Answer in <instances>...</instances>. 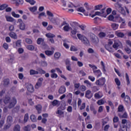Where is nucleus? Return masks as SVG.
Masks as SVG:
<instances>
[{
	"mask_svg": "<svg viewBox=\"0 0 131 131\" xmlns=\"http://www.w3.org/2000/svg\"><path fill=\"white\" fill-rule=\"evenodd\" d=\"M4 103L6 105H7V104H9V103L8 107L9 108V109H11V108H14L16 104H17V99H16V98L13 97L11 101V97L9 96H6L4 98Z\"/></svg>",
	"mask_w": 131,
	"mask_h": 131,
	"instance_id": "nucleus-1",
	"label": "nucleus"
},
{
	"mask_svg": "<svg viewBox=\"0 0 131 131\" xmlns=\"http://www.w3.org/2000/svg\"><path fill=\"white\" fill-rule=\"evenodd\" d=\"M77 36L78 39L81 40L85 46H89V45H90V41H89L88 38L84 35H82L81 34H77Z\"/></svg>",
	"mask_w": 131,
	"mask_h": 131,
	"instance_id": "nucleus-2",
	"label": "nucleus"
},
{
	"mask_svg": "<svg viewBox=\"0 0 131 131\" xmlns=\"http://www.w3.org/2000/svg\"><path fill=\"white\" fill-rule=\"evenodd\" d=\"M106 78L105 77H101L99 79L96 80L95 84L98 86H103V85H106Z\"/></svg>",
	"mask_w": 131,
	"mask_h": 131,
	"instance_id": "nucleus-3",
	"label": "nucleus"
},
{
	"mask_svg": "<svg viewBox=\"0 0 131 131\" xmlns=\"http://www.w3.org/2000/svg\"><path fill=\"white\" fill-rule=\"evenodd\" d=\"M121 98L124 99V102L125 105L130 104V97L128 95H125V93L124 92L121 95Z\"/></svg>",
	"mask_w": 131,
	"mask_h": 131,
	"instance_id": "nucleus-4",
	"label": "nucleus"
},
{
	"mask_svg": "<svg viewBox=\"0 0 131 131\" xmlns=\"http://www.w3.org/2000/svg\"><path fill=\"white\" fill-rule=\"evenodd\" d=\"M122 47V43H121L119 40L115 41L113 45V48H114L115 50H118V49H120Z\"/></svg>",
	"mask_w": 131,
	"mask_h": 131,
	"instance_id": "nucleus-5",
	"label": "nucleus"
},
{
	"mask_svg": "<svg viewBox=\"0 0 131 131\" xmlns=\"http://www.w3.org/2000/svg\"><path fill=\"white\" fill-rule=\"evenodd\" d=\"M95 15L96 16H100L101 17H104V18H106L107 17V14H106V13H105V8H103L101 10V12L96 11L95 12Z\"/></svg>",
	"mask_w": 131,
	"mask_h": 131,
	"instance_id": "nucleus-6",
	"label": "nucleus"
},
{
	"mask_svg": "<svg viewBox=\"0 0 131 131\" xmlns=\"http://www.w3.org/2000/svg\"><path fill=\"white\" fill-rule=\"evenodd\" d=\"M42 81H43V78H39L35 86V89H39L41 86V84H42Z\"/></svg>",
	"mask_w": 131,
	"mask_h": 131,
	"instance_id": "nucleus-7",
	"label": "nucleus"
},
{
	"mask_svg": "<svg viewBox=\"0 0 131 131\" xmlns=\"http://www.w3.org/2000/svg\"><path fill=\"white\" fill-rule=\"evenodd\" d=\"M113 121L114 123V128H117V127H118V124L115 123H117V122H119V118H118L117 116H115L113 119Z\"/></svg>",
	"mask_w": 131,
	"mask_h": 131,
	"instance_id": "nucleus-8",
	"label": "nucleus"
},
{
	"mask_svg": "<svg viewBox=\"0 0 131 131\" xmlns=\"http://www.w3.org/2000/svg\"><path fill=\"white\" fill-rule=\"evenodd\" d=\"M93 93H92V91H91V90H88L85 91V97L87 99H92V98H93Z\"/></svg>",
	"mask_w": 131,
	"mask_h": 131,
	"instance_id": "nucleus-9",
	"label": "nucleus"
},
{
	"mask_svg": "<svg viewBox=\"0 0 131 131\" xmlns=\"http://www.w3.org/2000/svg\"><path fill=\"white\" fill-rule=\"evenodd\" d=\"M18 22L19 23V29H20V30H24L25 29V24H24L22 19H18Z\"/></svg>",
	"mask_w": 131,
	"mask_h": 131,
	"instance_id": "nucleus-10",
	"label": "nucleus"
},
{
	"mask_svg": "<svg viewBox=\"0 0 131 131\" xmlns=\"http://www.w3.org/2000/svg\"><path fill=\"white\" fill-rule=\"evenodd\" d=\"M37 43L38 45H41L42 47L46 46V42H45V39L42 38H38L37 40Z\"/></svg>",
	"mask_w": 131,
	"mask_h": 131,
	"instance_id": "nucleus-11",
	"label": "nucleus"
},
{
	"mask_svg": "<svg viewBox=\"0 0 131 131\" xmlns=\"http://www.w3.org/2000/svg\"><path fill=\"white\" fill-rule=\"evenodd\" d=\"M91 40L93 43L99 42V38L95 34H93L91 37Z\"/></svg>",
	"mask_w": 131,
	"mask_h": 131,
	"instance_id": "nucleus-12",
	"label": "nucleus"
},
{
	"mask_svg": "<svg viewBox=\"0 0 131 131\" xmlns=\"http://www.w3.org/2000/svg\"><path fill=\"white\" fill-rule=\"evenodd\" d=\"M94 75L96 76L97 78H99V77H101L102 76V72H101V70H97L96 71H94L93 72Z\"/></svg>",
	"mask_w": 131,
	"mask_h": 131,
	"instance_id": "nucleus-13",
	"label": "nucleus"
},
{
	"mask_svg": "<svg viewBox=\"0 0 131 131\" xmlns=\"http://www.w3.org/2000/svg\"><path fill=\"white\" fill-rule=\"evenodd\" d=\"M76 33H77V30L76 29L72 30L71 31V35L73 37L74 39H77V37H76Z\"/></svg>",
	"mask_w": 131,
	"mask_h": 131,
	"instance_id": "nucleus-14",
	"label": "nucleus"
},
{
	"mask_svg": "<svg viewBox=\"0 0 131 131\" xmlns=\"http://www.w3.org/2000/svg\"><path fill=\"white\" fill-rule=\"evenodd\" d=\"M27 89L29 93H33V92H34V88L33 87V85H32V84H29L27 86Z\"/></svg>",
	"mask_w": 131,
	"mask_h": 131,
	"instance_id": "nucleus-15",
	"label": "nucleus"
},
{
	"mask_svg": "<svg viewBox=\"0 0 131 131\" xmlns=\"http://www.w3.org/2000/svg\"><path fill=\"white\" fill-rule=\"evenodd\" d=\"M45 54L48 57H51L54 55V50H46L45 51Z\"/></svg>",
	"mask_w": 131,
	"mask_h": 131,
	"instance_id": "nucleus-16",
	"label": "nucleus"
},
{
	"mask_svg": "<svg viewBox=\"0 0 131 131\" xmlns=\"http://www.w3.org/2000/svg\"><path fill=\"white\" fill-rule=\"evenodd\" d=\"M65 92H66V87H65V86L64 85L61 86L58 90L59 94H64Z\"/></svg>",
	"mask_w": 131,
	"mask_h": 131,
	"instance_id": "nucleus-17",
	"label": "nucleus"
},
{
	"mask_svg": "<svg viewBox=\"0 0 131 131\" xmlns=\"http://www.w3.org/2000/svg\"><path fill=\"white\" fill-rule=\"evenodd\" d=\"M115 34L118 37H123L124 36V34L122 32H120L118 31L115 32Z\"/></svg>",
	"mask_w": 131,
	"mask_h": 131,
	"instance_id": "nucleus-18",
	"label": "nucleus"
},
{
	"mask_svg": "<svg viewBox=\"0 0 131 131\" xmlns=\"http://www.w3.org/2000/svg\"><path fill=\"white\" fill-rule=\"evenodd\" d=\"M119 25L116 23H112L111 25V27L113 29V30H117L118 29Z\"/></svg>",
	"mask_w": 131,
	"mask_h": 131,
	"instance_id": "nucleus-19",
	"label": "nucleus"
},
{
	"mask_svg": "<svg viewBox=\"0 0 131 131\" xmlns=\"http://www.w3.org/2000/svg\"><path fill=\"white\" fill-rule=\"evenodd\" d=\"M4 85L7 86L10 84V79L7 78H5L3 80Z\"/></svg>",
	"mask_w": 131,
	"mask_h": 131,
	"instance_id": "nucleus-20",
	"label": "nucleus"
},
{
	"mask_svg": "<svg viewBox=\"0 0 131 131\" xmlns=\"http://www.w3.org/2000/svg\"><path fill=\"white\" fill-rule=\"evenodd\" d=\"M35 108L37 110V111L38 112V113L39 114L40 113H41L42 107H41V105L40 104H38V105H36Z\"/></svg>",
	"mask_w": 131,
	"mask_h": 131,
	"instance_id": "nucleus-21",
	"label": "nucleus"
},
{
	"mask_svg": "<svg viewBox=\"0 0 131 131\" xmlns=\"http://www.w3.org/2000/svg\"><path fill=\"white\" fill-rule=\"evenodd\" d=\"M9 36L11 38H13V39H17V35L15 32H11L9 33Z\"/></svg>",
	"mask_w": 131,
	"mask_h": 131,
	"instance_id": "nucleus-22",
	"label": "nucleus"
},
{
	"mask_svg": "<svg viewBox=\"0 0 131 131\" xmlns=\"http://www.w3.org/2000/svg\"><path fill=\"white\" fill-rule=\"evenodd\" d=\"M125 78L127 85H129V84H130V81H129V77L128 76L127 73L125 74Z\"/></svg>",
	"mask_w": 131,
	"mask_h": 131,
	"instance_id": "nucleus-23",
	"label": "nucleus"
},
{
	"mask_svg": "<svg viewBox=\"0 0 131 131\" xmlns=\"http://www.w3.org/2000/svg\"><path fill=\"white\" fill-rule=\"evenodd\" d=\"M30 12H32V13H34V12H36V11H37V6H33L32 7H30L29 8Z\"/></svg>",
	"mask_w": 131,
	"mask_h": 131,
	"instance_id": "nucleus-24",
	"label": "nucleus"
},
{
	"mask_svg": "<svg viewBox=\"0 0 131 131\" xmlns=\"http://www.w3.org/2000/svg\"><path fill=\"white\" fill-rule=\"evenodd\" d=\"M46 36L48 38H54L56 36L52 33H48L46 34Z\"/></svg>",
	"mask_w": 131,
	"mask_h": 131,
	"instance_id": "nucleus-25",
	"label": "nucleus"
},
{
	"mask_svg": "<svg viewBox=\"0 0 131 131\" xmlns=\"http://www.w3.org/2000/svg\"><path fill=\"white\" fill-rule=\"evenodd\" d=\"M30 119L32 122H36L37 119L36 118V116L34 115H32L30 116Z\"/></svg>",
	"mask_w": 131,
	"mask_h": 131,
	"instance_id": "nucleus-26",
	"label": "nucleus"
},
{
	"mask_svg": "<svg viewBox=\"0 0 131 131\" xmlns=\"http://www.w3.org/2000/svg\"><path fill=\"white\" fill-rule=\"evenodd\" d=\"M38 71H35L34 70H30V75H34L38 74Z\"/></svg>",
	"mask_w": 131,
	"mask_h": 131,
	"instance_id": "nucleus-27",
	"label": "nucleus"
},
{
	"mask_svg": "<svg viewBox=\"0 0 131 131\" xmlns=\"http://www.w3.org/2000/svg\"><path fill=\"white\" fill-rule=\"evenodd\" d=\"M9 7V5L8 4H2L0 6V11H3L5 9H7Z\"/></svg>",
	"mask_w": 131,
	"mask_h": 131,
	"instance_id": "nucleus-28",
	"label": "nucleus"
},
{
	"mask_svg": "<svg viewBox=\"0 0 131 131\" xmlns=\"http://www.w3.org/2000/svg\"><path fill=\"white\" fill-rule=\"evenodd\" d=\"M52 104L54 106H57V105L59 106V105H60V101L55 99L52 102Z\"/></svg>",
	"mask_w": 131,
	"mask_h": 131,
	"instance_id": "nucleus-29",
	"label": "nucleus"
},
{
	"mask_svg": "<svg viewBox=\"0 0 131 131\" xmlns=\"http://www.w3.org/2000/svg\"><path fill=\"white\" fill-rule=\"evenodd\" d=\"M100 94H101L100 92L95 94L94 97L95 98V99H101V98L103 97V96L100 95Z\"/></svg>",
	"mask_w": 131,
	"mask_h": 131,
	"instance_id": "nucleus-30",
	"label": "nucleus"
},
{
	"mask_svg": "<svg viewBox=\"0 0 131 131\" xmlns=\"http://www.w3.org/2000/svg\"><path fill=\"white\" fill-rule=\"evenodd\" d=\"M84 83H85V84L88 88H91L92 85V84L88 80H84Z\"/></svg>",
	"mask_w": 131,
	"mask_h": 131,
	"instance_id": "nucleus-31",
	"label": "nucleus"
},
{
	"mask_svg": "<svg viewBox=\"0 0 131 131\" xmlns=\"http://www.w3.org/2000/svg\"><path fill=\"white\" fill-rule=\"evenodd\" d=\"M24 3V1L23 0H16L15 2V5L16 7H18L19 5H22Z\"/></svg>",
	"mask_w": 131,
	"mask_h": 131,
	"instance_id": "nucleus-32",
	"label": "nucleus"
},
{
	"mask_svg": "<svg viewBox=\"0 0 131 131\" xmlns=\"http://www.w3.org/2000/svg\"><path fill=\"white\" fill-rule=\"evenodd\" d=\"M13 122V117L11 116H8L7 117V123H12V122Z\"/></svg>",
	"mask_w": 131,
	"mask_h": 131,
	"instance_id": "nucleus-33",
	"label": "nucleus"
},
{
	"mask_svg": "<svg viewBox=\"0 0 131 131\" xmlns=\"http://www.w3.org/2000/svg\"><path fill=\"white\" fill-rule=\"evenodd\" d=\"M25 2H26V3H29L31 6H33L36 3V2L34 0H25Z\"/></svg>",
	"mask_w": 131,
	"mask_h": 131,
	"instance_id": "nucleus-34",
	"label": "nucleus"
},
{
	"mask_svg": "<svg viewBox=\"0 0 131 131\" xmlns=\"http://www.w3.org/2000/svg\"><path fill=\"white\" fill-rule=\"evenodd\" d=\"M6 18L8 22H14L15 21V19L11 16H6Z\"/></svg>",
	"mask_w": 131,
	"mask_h": 131,
	"instance_id": "nucleus-35",
	"label": "nucleus"
},
{
	"mask_svg": "<svg viewBox=\"0 0 131 131\" xmlns=\"http://www.w3.org/2000/svg\"><path fill=\"white\" fill-rule=\"evenodd\" d=\"M48 19L50 20V22L55 24V23H57V19L56 18H54V17H48Z\"/></svg>",
	"mask_w": 131,
	"mask_h": 131,
	"instance_id": "nucleus-36",
	"label": "nucleus"
},
{
	"mask_svg": "<svg viewBox=\"0 0 131 131\" xmlns=\"http://www.w3.org/2000/svg\"><path fill=\"white\" fill-rule=\"evenodd\" d=\"M89 66L90 68H92L93 72L94 71H96L97 69H98V67L94 64H89Z\"/></svg>",
	"mask_w": 131,
	"mask_h": 131,
	"instance_id": "nucleus-37",
	"label": "nucleus"
},
{
	"mask_svg": "<svg viewBox=\"0 0 131 131\" xmlns=\"http://www.w3.org/2000/svg\"><path fill=\"white\" fill-rule=\"evenodd\" d=\"M100 64L102 67V72H106V68L105 67V64L104 63V61H101Z\"/></svg>",
	"mask_w": 131,
	"mask_h": 131,
	"instance_id": "nucleus-38",
	"label": "nucleus"
},
{
	"mask_svg": "<svg viewBox=\"0 0 131 131\" xmlns=\"http://www.w3.org/2000/svg\"><path fill=\"white\" fill-rule=\"evenodd\" d=\"M46 13H47V16H48V18L54 17V14H53V13H52L51 11L47 10Z\"/></svg>",
	"mask_w": 131,
	"mask_h": 131,
	"instance_id": "nucleus-39",
	"label": "nucleus"
},
{
	"mask_svg": "<svg viewBox=\"0 0 131 131\" xmlns=\"http://www.w3.org/2000/svg\"><path fill=\"white\" fill-rule=\"evenodd\" d=\"M56 114H57L58 115H63L64 114V112L63 111L57 108V111L56 112Z\"/></svg>",
	"mask_w": 131,
	"mask_h": 131,
	"instance_id": "nucleus-40",
	"label": "nucleus"
},
{
	"mask_svg": "<svg viewBox=\"0 0 131 131\" xmlns=\"http://www.w3.org/2000/svg\"><path fill=\"white\" fill-rule=\"evenodd\" d=\"M11 123H7L4 127L3 129L4 130H6V129H8V128H10L11 127Z\"/></svg>",
	"mask_w": 131,
	"mask_h": 131,
	"instance_id": "nucleus-41",
	"label": "nucleus"
},
{
	"mask_svg": "<svg viewBox=\"0 0 131 131\" xmlns=\"http://www.w3.org/2000/svg\"><path fill=\"white\" fill-rule=\"evenodd\" d=\"M28 119H29V117L28 116V114L27 113L25 115V116H24V121L25 123H26V122H27V121H28Z\"/></svg>",
	"mask_w": 131,
	"mask_h": 131,
	"instance_id": "nucleus-42",
	"label": "nucleus"
},
{
	"mask_svg": "<svg viewBox=\"0 0 131 131\" xmlns=\"http://www.w3.org/2000/svg\"><path fill=\"white\" fill-rule=\"evenodd\" d=\"M24 130H25V131H30V130H31V127L30 126V125H28L27 126H25L24 128Z\"/></svg>",
	"mask_w": 131,
	"mask_h": 131,
	"instance_id": "nucleus-43",
	"label": "nucleus"
},
{
	"mask_svg": "<svg viewBox=\"0 0 131 131\" xmlns=\"http://www.w3.org/2000/svg\"><path fill=\"white\" fill-rule=\"evenodd\" d=\"M60 57H61V53H60V52H56L54 54L55 59H59Z\"/></svg>",
	"mask_w": 131,
	"mask_h": 131,
	"instance_id": "nucleus-44",
	"label": "nucleus"
},
{
	"mask_svg": "<svg viewBox=\"0 0 131 131\" xmlns=\"http://www.w3.org/2000/svg\"><path fill=\"white\" fill-rule=\"evenodd\" d=\"M11 15L14 18H20V15L18 14H16L14 11H12L11 13Z\"/></svg>",
	"mask_w": 131,
	"mask_h": 131,
	"instance_id": "nucleus-45",
	"label": "nucleus"
},
{
	"mask_svg": "<svg viewBox=\"0 0 131 131\" xmlns=\"http://www.w3.org/2000/svg\"><path fill=\"white\" fill-rule=\"evenodd\" d=\"M124 109V106L122 105H120L118 107V112H122L123 110Z\"/></svg>",
	"mask_w": 131,
	"mask_h": 131,
	"instance_id": "nucleus-46",
	"label": "nucleus"
},
{
	"mask_svg": "<svg viewBox=\"0 0 131 131\" xmlns=\"http://www.w3.org/2000/svg\"><path fill=\"white\" fill-rule=\"evenodd\" d=\"M63 29L64 31H66L67 32H68V31L70 30V27H69V25H66L64 27H63Z\"/></svg>",
	"mask_w": 131,
	"mask_h": 131,
	"instance_id": "nucleus-47",
	"label": "nucleus"
},
{
	"mask_svg": "<svg viewBox=\"0 0 131 131\" xmlns=\"http://www.w3.org/2000/svg\"><path fill=\"white\" fill-rule=\"evenodd\" d=\"M114 16H113L112 14H111L108 16L107 19L109 20V21H113L114 22Z\"/></svg>",
	"mask_w": 131,
	"mask_h": 131,
	"instance_id": "nucleus-48",
	"label": "nucleus"
},
{
	"mask_svg": "<svg viewBox=\"0 0 131 131\" xmlns=\"http://www.w3.org/2000/svg\"><path fill=\"white\" fill-rule=\"evenodd\" d=\"M97 104L99 105H104V104H105V101H104L103 99H100L97 102Z\"/></svg>",
	"mask_w": 131,
	"mask_h": 131,
	"instance_id": "nucleus-49",
	"label": "nucleus"
},
{
	"mask_svg": "<svg viewBox=\"0 0 131 131\" xmlns=\"http://www.w3.org/2000/svg\"><path fill=\"white\" fill-rule=\"evenodd\" d=\"M115 18H116V19H118V20H120V21H121V22H122L123 24H125V21H124V19H123V18H122V17H120V16H116Z\"/></svg>",
	"mask_w": 131,
	"mask_h": 131,
	"instance_id": "nucleus-50",
	"label": "nucleus"
},
{
	"mask_svg": "<svg viewBox=\"0 0 131 131\" xmlns=\"http://www.w3.org/2000/svg\"><path fill=\"white\" fill-rule=\"evenodd\" d=\"M20 125H16L14 126L13 130L14 131H20Z\"/></svg>",
	"mask_w": 131,
	"mask_h": 131,
	"instance_id": "nucleus-51",
	"label": "nucleus"
},
{
	"mask_svg": "<svg viewBox=\"0 0 131 131\" xmlns=\"http://www.w3.org/2000/svg\"><path fill=\"white\" fill-rule=\"evenodd\" d=\"M77 11L78 12H81V13H83L85 11V10H84V8H83V7H79L77 9Z\"/></svg>",
	"mask_w": 131,
	"mask_h": 131,
	"instance_id": "nucleus-52",
	"label": "nucleus"
},
{
	"mask_svg": "<svg viewBox=\"0 0 131 131\" xmlns=\"http://www.w3.org/2000/svg\"><path fill=\"white\" fill-rule=\"evenodd\" d=\"M21 41H22L21 40H18L17 41H16L15 43L16 47H17L18 48H19V47H21Z\"/></svg>",
	"mask_w": 131,
	"mask_h": 131,
	"instance_id": "nucleus-53",
	"label": "nucleus"
},
{
	"mask_svg": "<svg viewBox=\"0 0 131 131\" xmlns=\"http://www.w3.org/2000/svg\"><path fill=\"white\" fill-rule=\"evenodd\" d=\"M115 81L117 85H118V86H120L121 83L120 81L119 80V79H118V78H115Z\"/></svg>",
	"mask_w": 131,
	"mask_h": 131,
	"instance_id": "nucleus-54",
	"label": "nucleus"
},
{
	"mask_svg": "<svg viewBox=\"0 0 131 131\" xmlns=\"http://www.w3.org/2000/svg\"><path fill=\"white\" fill-rule=\"evenodd\" d=\"M98 36L99 37H100V38L102 37H105V36H106V33L103 32H101L99 33Z\"/></svg>",
	"mask_w": 131,
	"mask_h": 131,
	"instance_id": "nucleus-55",
	"label": "nucleus"
},
{
	"mask_svg": "<svg viewBox=\"0 0 131 131\" xmlns=\"http://www.w3.org/2000/svg\"><path fill=\"white\" fill-rule=\"evenodd\" d=\"M28 50H29V51H33L34 50L35 47L33 45H28L27 46Z\"/></svg>",
	"mask_w": 131,
	"mask_h": 131,
	"instance_id": "nucleus-56",
	"label": "nucleus"
},
{
	"mask_svg": "<svg viewBox=\"0 0 131 131\" xmlns=\"http://www.w3.org/2000/svg\"><path fill=\"white\" fill-rule=\"evenodd\" d=\"M88 79L91 80V81H92V82H94V81H95L96 80V78L93 76H89Z\"/></svg>",
	"mask_w": 131,
	"mask_h": 131,
	"instance_id": "nucleus-57",
	"label": "nucleus"
},
{
	"mask_svg": "<svg viewBox=\"0 0 131 131\" xmlns=\"http://www.w3.org/2000/svg\"><path fill=\"white\" fill-rule=\"evenodd\" d=\"M80 89L81 91V92H85V91H86V86L82 85L80 86Z\"/></svg>",
	"mask_w": 131,
	"mask_h": 131,
	"instance_id": "nucleus-58",
	"label": "nucleus"
},
{
	"mask_svg": "<svg viewBox=\"0 0 131 131\" xmlns=\"http://www.w3.org/2000/svg\"><path fill=\"white\" fill-rule=\"evenodd\" d=\"M102 8H103V5H102L95 6V10H100V9H102Z\"/></svg>",
	"mask_w": 131,
	"mask_h": 131,
	"instance_id": "nucleus-59",
	"label": "nucleus"
},
{
	"mask_svg": "<svg viewBox=\"0 0 131 131\" xmlns=\"http://www.w3.org/2000/svg\"><path fill=\"white\" fill-rule=\"evenodd\" d=\"M70 50L72 52H77V48L75 46H72Z\"/></svg>",
	"mask_w": 131,
	"mask_h": 131,
	"instance_id": "nucleus-60",
	"label": "nucleus"
},
{
	"mask_svg": "<svg viewBox=\"0 0 131 131\" xmlns=\"http://www.w3.org/2000/svg\"><path fill=\"white\" fill-rule=\"evenodd\" d=\"M98 91H99V88H98L97 86H93L92 89V92H93V93H96V92H98Z\"/></svg>",
	"mask_w": 131,
	"mask_h": 131,
	"instance_id": "nucleus-61",
	"label": "nucleus"
},
{
	"mask_svg": "<svg viewBox=\"0 0 131 131\" xmlns=\"http://www.w3.org/2000/svg\"><path fill=\"white\" fill-rule=\"evenodd\" d=\"M51 78H58V74L53 73L51 74Z\"/></svg>",
	"mask_w": 131,
	"mask_h": 131,
	"instance_id": "nucleus-62",
	"label": "nucleus"
},
{
	"mask_svg": "<svg viewBox=\"0 0 131 131\" xmlns=\"http://www.w3.org/2000/svg\"><path fill=\"white\" fill-rule=\"evenodd\" d=\"M124 50L125 51L126 53H127V54H129L131 53V50L129 49V48H126L124 49Z\"/></svg>",
	"mask_w": 131,
	"mask_h": 131,
	"instance_id": "nucleus-63",
	"label": "nucleus"
},
{
	"mask_svg": "<svg viewBox=\"0 0 131 131\" xmlns=\"http://www.w3.org/2000/svg\"><path fill=\"white\" fill-rule=\"evenodd\" d=\"M3 48L5 50H8V49H9V45L6 42L4 43Z\"/></svg>",
	"mask_w": 131,
	"mask_h": 131,
	"instance_id": "nucleus-64",
	"label": "nucleus"
}]
</instances>
